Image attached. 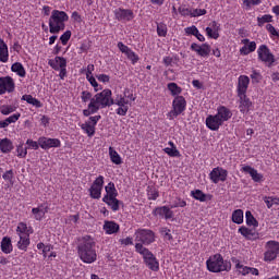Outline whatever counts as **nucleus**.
<instances>
[{
    "label": "nucleus",
    "instance_id": "obj_13",
    "mask_svg": "<svg viewBox=\"0 0 279 279\" xmlns=\"http://www.w3.org/2000/svg\"><path fill=\"white\" fill-rule=\"evenodd\" d=\"M14 78L11 76L0 77V95H5V93H14Z\"/></svg>",
    "mask_w": 279,
    "mask_h": 279
},
{
    "label": "nucleus",
    "instance_id": "obj_28",
    "mask_svg": "<svg viewBox=\"0 0 279 279\" xmlns=\"http://www.w3.org/2000/svg\"><path fill=\"white\" fill-rule=\"evenodd\" d=\"M44 205H40L39 207H34L32 209L33 215H35V219L36 221H43V218L45 217V215H47V213H49V207L46 206L44 209L43 208Z\"/></svg>",
    "mask_w": 279,
    "mask_h": 279
},
{
    "label": "nucleus",
    "instance_id": "obj_31",
    "mask_svg": "<svg viewBox=\"0 0 279 279\" xmlns=\"http://www.w3.org/2000/svg\"><path fill=\"white\" fill-rule=\"evenodd\" d=\"M9 58L8 44L3 39H0V62H8Z\"/></svg>",
    "mask_w": 279,
    "mask_h": 279
},
{
    "label": "nucleus",
    "instance_id": "obj_58",
    "mask_svg": "<svg viewBox=\"0 0 279 279\" xmlns=\"http://www.w3.org/2000/svg\"><path fill=\"white\" fill-rule=\"evenodd\" d=\"M19 119H21V113H14L11 117L7 118L5 120H7V123H9L10 125V123H16Z\"/></svg>",
    "mask_w": 279,
    "mask_h": 279
},
{
    "label": "nucleus",
    "instance_id": "obj_45",
    "mask_svg": "<svg viewBox=\"0 0 279 279\" xmlns=\"http://www.w3.org/2000/svg\"><path fill=\"white\" fill-rule=\"evenodd\" d=\"M191 195L198 202H206V194L202 190H194L191 192Z\"/></svg>",
    "mask_w": 279,
    "mask_h": 279
},
{
    "label": "nucleus",
    "instance_id": "obj_55",
    "mask_svg": "<svg viewBox=\"0 0 279 279\" xmlns=\"http://www.w3.org/2000/svg\"><path fill=\"white\" fill-rule=\"evenodd\" d=\"M60 40L62 45H68L69 40H71V31H66L63 35H61Z\"/></svg>",
    "mask_w": 279,
    "mask_h": 279
},
{
    "label": "nucleus",
    "instance_id": "obj_49",
    "mask_svg": "<svg viewBox=\"0 0 279 279\" xmlns=\"http://www.w3.org/2000/svg\"><path fill=\"white\" fill-rule=\"evenodd\" d=\"M86 78L88 80L89 84H92V86L94 87L95 92L97 93L98 90H101V88H99V83H97V80H95V76L86 75Z\"/></svg>",
    "mask_w": 279,
    "mask_h": 279
},
{
    "label": "nucleus",
    "instance_id": "obj_43",
    "mask_svg": "<svg viewBox=\"0 0 279 279\" xmlns=\"http://www.w3.org/2000/svg\"><path fill=\"white\" fill-rule=\"evenodd\" d=\"M245 217H246V225L253 226L254 228H258V220L254 218V215H252V211L247 210L245 213Z\"/></svg>",
    "mask_w": 279,
    "mask_h": 279
},
{
    "label": "nucleus",
    "instance_id": "obj_18",
    "mask_svg": "<svg viewBox=\"0 0 279 279\" xmlns=\"http://www.w3.org/2000/svg\"><path fill=\"white\" fill-rule=\"evenodd\" d=\"M216 116L222 123H226V121L232 119V111L226 106H220L217 109Z\"/></svg>",
    "mask_w": 279,
    "mask_h": 279
},
{
    "label": "nucleus",
    "instance_id": "obj_63",
    "mask_svg": "<svg viewBox=\"0 0 279 279\" xmlns=\"http://www.w3.org/2000/svg\"><path fill=\"white\" fill-rule=\"evenodd\" d=\"M121 245H134V240L130 236L120 240Z\"/></svg>",
    "mask_w": 279,
    "mask_h": 279
},
{
    "label": "nucleus",
    "instance_id": "obj_51",
    "mask_svg": "<svg viewBox=\"0 0 279 279\" xmlns=\"http://www.w3.org/2000/svg\"><path fill=\"white\" fill-rule=\"evenodd\" d=\"M81 99L83 104H86L87 101H90V99H93V94L88 90H83L81 94Z\"/></svg>",
    "mask_w": 279,
    "mask_h": 279
},
{
    "label": "nucleus",
    "instance_id": "obj_39",
    "mask_svg": "<svg viewBox=\"0 0 279 279\" xmlns=\"http://www.w3.org/2000/svg\"><path fill=\"white\" fill-rule=\"evenodd\" d=\"M168 90H170L173 97H180L182 93V87L178 86L175 83H169Z\"/></svg>",
    "mask_w": 279,
    "mask_h": 279
},
{
    "label": "nucleus",
    "instance_id": "obj_56",
    "mask_svg": "<svg viewBox=\"0 0 279 279\" xmlns=\"http://www.w3.org/2000/svg\"><path fill=\"white\" fill-rule=\"evenodd\" d=\"M26 145H28V149H38L40 147V144L34 140H27Z\"/></svg>",
    "mask_w": 279,
    "mask_h": 279
},
{
    "label": "nucleus",
    "instance_id": "obj_57",
    "mask_svg": "<svg viewBox=\"0 0 279 279\" xmlns=\"http://www.w3.org/2000/svg\"><path fill=\"white\" fill-rule=\"evenodd\" d=\"M198 32L199 29L195 25L185 28V34L189 36H195Z\"/></svg>",
    "mask_w": 279,
    "mask_h": 279
},
{
    "label": "nucleus",
    "instance_id": "obj_36",
    "mask_svg": "<svg viewBox=\"0 0 279 279\" xmlns=\"http://www.w3.org/2000/svg\"><path fill=\"white\" fill-rule=\"evenodd\" d=\"M20 241L17 242L19 250H23L27 252V247H29V235L20 234Z\"/></svg>",
    "mask_w": 279,
    "mask_h": 279
},
{
    "label": "nucleus",
    "instance_id": "obj_48",
    "mask_svg": "<svg viewBox=\"0 0 279 279\" xmlns=\"http://www.w3.org/2000/svg\"><path fill=\"white\" fill-rule=\"evenodd\" d=\"M23 143H20L16 147L17 158H25L27 156V147H23Z\"/></svg>",
    "mask_w": 279,
    "mask_h": 279
},
{
    "label": "nucleus",
    "instance_id": "obj_3",
    "mask_svg": "<svg viewBox=\"0 0 279 279\" xmlns=\"http://www.w3.org/2000/svg\"><path fill=\"white\" fill-rule=\"evenodd\" d=\"M69 21V15L64 11L53 10L49 19V32L50 34H60L64 32V23Z\"/></svg>",
    "mask_w": 279,
    "mask_h": 279
},
{
    "label": "nucleus",
    "instance_id": "obj_21",
    "mask_svg": "<svg viewBox=\"0 0 279 279\" xmlns=\"http://www.w3.org/2000/svg\"><path fill=\"white\" fill-rule=\"evenodd\" d=\"M250 86V77L241 75L238 80V95H245Z\"/></svg>",
    "mask_w": 279,
    "mask_h": 279
},
{
    "label": "nucleus",
    "instance_id": "obj_25",
    "mask_svg": "<svg viewBox=\"0 0 279 279\" xmlns=\"http://www.w3.org/2000/svg\"><path fill=\"white\" fill-rule=\"evenodd\" d=\"M240 97V112L245 114L246 112H250V108H252V102L250 98H247V95H239Z\"/></svg>",
    "mask_w": 279,
    "mask_h": 279
},
{
    "label": "nucleus",
    "instance_id": "obj_26",
    "mask_svg": "<svg viewBox=\"0 0 279 279\" xmlns=\"http://www.w3.org/2000/svg\"><path fill=\"white\" fill-rule=\"evenodd\" d=\"M155 215L163 217L165 219H173V210L167 206L155 208Z\"/></svg>",
    "mask_w": 279,
    "mask_h": 279
},
{
    "label": "nucleus",
    "instance_id": "obj_22",
    "mask_svg": "<svg viewBox=\"0 0 279 279\" xmlns=\"http://www.w3.org/2000/svg\"><path fill=\"white\" fill-rule=\"evenodd\" d=\"M241 171L248 173L254 182L263 181V174L258 173V170L252 168V166H244Z\"/></svg>",
    "mask_w": 279,
    "mask_h": 279
},
{
    "label": "nucleus",
    "instance_id": "obj_34",
    "mask_svg": "<svg viewBox=\"0 0 279 279\" xmlns=\"http://www.w3.org/2000/svg\"><path fill=\"white\" fill-rule=\"evenodd\" d=\"M22 100L27 101L31 106H35V108H43V102L32 95H23Z\"/></svg>",
    "mask_w": 279,
    "mask_h": 279
},
{
    "label": "nucleus",
    "instance_id": "obj_11",
    "mask_svg": "<svg viewBox=\"0 0 279 279\" xmlns=\"http://www.w3.org/2000/svg\"><path fill=\"white\" fill-rule=\"evenodd\" d=\"M257 56L258 60H260V62H265L266 64H274V62H276V57H274V53H271V50H269L267 45L259 46L257 49Z\"/></svg>",
    "mask_w": 279,
    "mask_h": 279
},
{
    "label": "nucleus",
    "instance_id": "obj_61",
    "mask_svg": "<svg viewBox=\"0 0 279 279\" xmlns=\"http://www.w3.org/2000/svg\"><path fill=\"white\" fill-rule=\"evenodd\" d=\"M98 82H102L104 84L110 82V76L108 74L97 75Z\"/></svg>",
    "mask_w": 279,
    "mask_h": 279
},
{
    "label": "nucleus",
    "instance_id": "obj_1",
    "mask_svg": "<svg viewBox=\"0 0 279 279\" xmlns=\"http://www.w3.org/2000/svg\"><path fill=\"white\" fill-rule=\"evenodd\" d=\"M110 106H112V90L104 89L90 99L87 109L83 110V114L90 117V114H95L104 108H110Z\"/></svg>",
    "mask_w": 279,
    "mask_h": 279
},
{
    "label": "nucleus",
    "instance_id": "obj_41",
    "mask_svg": "<svg viewBox=\"0 0 279 279\" xmlns=\"http://www.w3.org/2000/svg\"><path fill=\"white\" fill-rule=\"evenodd\" d=\"M81 129L84 130L87 136H95V125H92L90 122H85L81 125Z\"/></svg>",
    "mask_w": 279,
    "mask_h": 279
},
{
    "label": "nucleus",
    "instance_id": "obj_64",
    "mask_svg": "<svg viewBox=\"0 0 279 279\" xmlns=\"http://www.w3.org/2000/svg\"><path fill=\"white\" fill-rule=\"evenodd\" d=\"M101 120V116H94V117H89V123H92V125H94V128L97 125V122Z\"/></svg>",
    "mask_w": 279,
    "mask_h": 279
},
{
    "label": "nucleus",
    "instance_id": "obj_19",
    "mask_svg": "<svg viewBox=\"0 0 279 279\" xmlns=\"http://www.w3.org/2000/svg\"><path fill=\"white\" fill-rule=\"evenodd\" d=\"M206 125L209 130H211L213 132H217V130H219V128L221 125H223V123L221 122V120L215 114V116H208L206 118Z\"/></svg>",
    "mask_w": 279,
    "mask_h": 279
},
{
    "label": "nucleus",
    "instance_id": "obj_35",
    "mask_svg": "<svg viewBox=\"0 0 279 279\" xmlns=\"http://www.w3.org/2000/svg\"><path fill=\"white\" fill-rule=\"evenodd\" d=\"M109 156H110V160H111V162H113V165H122L123 163L121 156L119 155V153H117V150H114V148L112 146L109 147Z\"/></svg>",
    "mask_w": 279,
    "mask_h": 279
},
{
    "label": "nucleus",
    "instance_id": "obj_59",
    "mask_svg": "<svg viewBox=\"0 0 279 279\" xmlns=\"http://www.w3.org/2000/svg\"><path fill=\"white\" fill-rule=\"evenodd\" d=\"M186 206V201L178 198V202L171 206V208H184Z\"/></svg>",
    "mask_w": 279,
    "mask_h": 279
},
{
    "label": "nucleus",
    "instance_id": "obj_12",
    "mask_svg": "<svg viewBox=\"0 0 279 279\" xmlns=\"http://www.w3.org/2000/svg\"><path fill=\"white\" fill-rule=\"evenodd\" d=\"M209 179L214 184H219V182H226L228 180V170L217 167L209 173Z\"/></svg>",
    "mask_w": 279,
    "mask_h": 279
},
{
    "label": "nucleus",
    "instance_id": "obj_9",
    "mask_svg": "<svg viewBox=\"0 0 279 279\" xmlns=\"http://www.w3.org/2000/svg\"><path fill=\"white\" fill-rule=\"evenodd\" d=\"M186 110V98L184 96H177L172 101V110L169 112L170 117H180Z\"/></svg>",
    "mask_w": 279,
    "mask_h": 279
},
{
    "label": "nucleus",
    "instance_id": "obj_32",
    "mask_svg": "<svg viewBox=\"0 0 279 279\" xmlns=\"http://www.w3.org/2000/svg\"><path fill=\"white\" fill-rule=\"evenodd\" d=\"M16 232L19 233V235H29L34 234V229L32 227H27V223L25 222H19Z\"/></svg>",
    "mask_w": 279,
    "mask_h": 279
},
{
    "label": "nucleus",
    "instance_id": "obj_50",
    "mask_svg": "<svg viewBox=\"0 0 279 279\" xmlns=\"http://www.w3.org/2000/svg\"><path fill=\"white\" fill-rule=\"evenodd\" d=\"M160 232L167 241H173V235H171V229L161 228Z\"/></svg>",
    "mask_w": 279,
    "mask_h": 279
},
{
    "label": "nucleus",
    "instance_id": "obj_23",
    "mask_svg": "<svg viewBox=\"0 0 279 279\" xmlns=\"http://www.w3.org/2000/svg\"><path fill=\"white\" fill-rule=\"evenodd\" d=\"M240 234H242V236L246 238L247 241H256V239H258V232H256V230L254 229H248L247 227H241L239 229Z\"/></svg>",
    "mask_w": 279,
    "mask_h": 279
},
{
    "label": "nucleus",
    "instance_id": "obj_60",
    "mask_svg": "<svg viewBox=\"0 0 279 279\" xmlns=\"http://www.w3.org/2000/svg\"><path fill=\"white\" fill-rule=\"evenodd\" d=\"M266 29L267 32H269V34H271V36H279V33L278 31H276V27H274V25L267 24Z\"/></svg>",
    "mask_w": 279,
    "mask_h": 279
},
{
    "label": "nucleus",
    "instance_id": "obj_24",
    "mask_svg": "<svg viewBox=\"0 0 279 279\" xmlns=\"http://www.w3.org/2000/svg\"><path fill=\"white\" fill-rule=\"evenodd\" d=\"M121 227H119V223L110 220H106L102 227V230H105L106 234H117Z\"/></svg>",
    "mask_w": 279,
    "mask_h": 279
},
{
    "label": "nucleus",
    "instance_id": "obj_38",
    "mask_svg": "<svg viewBox=\"0 0 279 279\" xmlns=\"http://www.w3.org/2000/svg\"><path fill=\"white\" fill-rule=\"evenodd\" d=\"M169 145H171L172 148H165L163 151L165 154H168V156H170V158H180V150H178V148H175V145L173 144V142H169Z\"/></svg>",
    "mask_w": 279,
    "mask_h": 279
},
{
    "label": "nucleus",
    "instance_id": "obj_4",
    "mask_svg": "<svg viewBox=\"0 0 279 279\" xmlns=\"http://www.w3.org/2000/svg\"><path fill=\"white\" fill-rule=\"evenodd\" d=\"M208 271L213 274H220V271H230L232 269V263L223 260L221 254H216L206 262Z\"/></svg>",
    "mask_w": 279,
    "mask_h": 279
},
{
    "label": "nucleus",
    "instance_id": "obj_8",
    "mask_svg": "<svg viewBox=\"0 0 279 279\" xmlns=\"http://www.w3.org/2000/svg\"><path fill=\"white\" fill-rule=\"evenodd\" d=\"M265 247H266V252L264 253L265 263H271V260H276L279 255V242L268 241Z\"/></svg>",
    "mask_w": 279,
    "mask_h": 279
},
{
    "label": "nucleus",
    "instance_id": "obj_10",
    "mask_svg": "<svg viewBox=\"0 0 279 279\" xmlns=\"http://www.w3.org/2000/svg\"><path fill=\"white\" fill-rule=\"evenodd\" d=\"M101 191H104V175H99L93 182L89 187V197H92V199H101Z\"/></svg>",
    "mask_w": 279,
    "mask_h": 279
},
{
    "label": "nucleus",
    "instance_id": "obj_7",
    "mask_svg": "<svg viewBox=\"0 0 279 279\" xmlns=\"http://www.w3.org/2000/svg\"><path fill=\"white\" fill-rule=\"evenodd\" d=\"M128 93H130V89H125L124 95H117L116 98H112V106H119L116 110L119 117H125V114H128V110H130V107L128 106V104H130Z\"/></svg>",
    "mask_w": 279,
    "mask_h": 279
},
{
    "label": "nucleus",
    "instance_id": "obj_29",
    "mask_svg": "<svg viewBox=\"0 0 279 279\" xmlns=\"http://www.w3.org/2000/svg\"><path fill=\"white\" fill-rule=\"evenodd\" d=\"M12 239H10V236L2 238L1 251L3 252V254H12Z\"/></svg>",
    "mask_w": 279,
    "mask_h": 279
},
{
    "label": "nucleus",
    "instance_id": "obj_46",
    "mask_svg": "<svg viewBox=\"0 0 279 279\" xmlns=\"http://www.w3.org/2000/svg\"><path fill=\"white\" fill-rule=\"evenodd\" d=\"M167 24L165 23H157V34L161 38H165L167 36Z\"/></svg>",
    "mask_w": 279,
    "mask_h": 279
},
{
    "label": "nucleus",
    "instance_id": "obj_52",
    "mask_svg": "<svg viewBox=\"0 0 279 279\" xmlns=\"http://www.w3.org/2000/svg\"><path fill=\"white\" fill-rule=\"evenodd\" d=\"M178 12L179 14H181V16H191L192 9L183 5V7H179Z\"/></svg>",
    "mask_w": 279,
    "mask_h": 279
},
{
    "label": "nucleus",
    "instance_id": "obj_2",
    "mask_svg": "<svg viewBox=\"0 0 279 279\" xmlns=\"http://www.w3.org/2000/svg\"><path fill=\"white\" fill-rule=\"evenodd\" d=\"M77 252L83 263H95L97 260V251L95 250V240L90 235H84L80 240Z\"/></svg>",
    "mask_w": 279,
    "mask_h": 279
},
{
    "label": "nucleus",
    "instance_id": "obj_40",
    "mask_svg": "<svg viewBox=\"0 0 279 279\" xmlns=\"http://www.w3.org/2000/svg\"><path fill=\"white\" fill-rule=\"evenodd\" d=\"M102 202L107 204V206H109L111 210H113V213H117V210H119V206L121 204V201H119L117 197L108 201H102Z\"/></svg>",
    "mask_w": 279,
    "mask_h": 279
},
{
    "label": "nucleus",
    "instance_id": "obj_37",
    "mask_svg": "<svg viewBox=\"0 0 279 279\" xmlns=\"http://www.w3.org/2000/svg\"><path fill=\"white\" fill-rule=\"evenodd\" d=\"M48 64H50L54 70L58 69V66L66 69V59H64V57H56L54 61L50 60ZM56 64H58V66H56Z\"/></svg>",
    "mask_w": 279,
    "mask_h": 279
},
{
    "label": "nucleus",
    "instance_id": "obj_16",
    "mask_svg": "<svg viewBox=\"0 0 279 279\" xmlns=\"http://www.w3.org/2000/svg\"><path fill=\"white\" fill-rule=\"evenodd\" d=\"M38 143L41 149H51V147H60L61 145L60 140L45 136L39 137Z\"/></svg>",
    "mask_w": 279,
    "mask_h": 279
},
{
    "label": "nucleus",
    "instance_id": "obj_6",
    "mask_svg": "<svg viewBox=\"0 0 279 279\" xmlns=\"http://www.w3.org/2000/svg\"><path fill=\"white\" fill-rule=\"evenodd\" d=\"M134 236L135 245H151L156 241V233L150 229H137Z\"/></svg>",
    "mask_w": 279,
    "mask_h": 279
},
{
    "label": "nucleus",
    "instance_id": "obj_42",
    "mask_svg": "<svg viewBox=\"0 0 279 279\" xmlns=\"http://www.w3.org/2000/svg\"><path fill=\"white\" fill-rule=\"evenodd\" d=\"M232 221H233V223H238V225L243 223V211H242V209H235L232 213Z\"/></svg>",
    "mask_w": 279,
    "mask_h": 279
},
{
    "label": "nucleus",
    "instance_id": "obj_33",
    "mask_svg": "<svg viewBox=\"0 0 279 279\" xmlns=\"http://www.w3.org/2000/svg\"><path fill=\"white\" fill-rule=\"evenodd\" d=\"M11 71L13 73H16L20 77H25V75H27L25 68L23 66V63H21V62L13 63L11 66Z\"/></svg>",
    "mask_w": 279,
    "mask_h": 279
},
{
    "label": "nucleus",
    "instance_id": "obj_17",
    "mask_svg": "<svg viewBox=\"0 0 279 279\" xmlns=\"http://www.w3.org/2000/svg\"><path fill=\"white\" fill-rule=\"evenodd\" d=\"M191 50L195 51L197 56H201V58H208L210 56V45L203 44L202 46L197 45L196 43H193L191 45Z\"/></svg>",
    "mask_w": 279,
    "mask_h": 279
},
{
    "label": "nucleus",
    "instance_id": "obj_27",
    "mask_svg": "<svg viewBox=\"0 0 279 279\" xmlns=\"http://www.w3.org/2000/svg\"><path fill=\"white\" fill-rule=\"evenodd\" d=\"M12 149H14V144L12 143V140H10L8 137L1 140L0 150L2 151V154H10V151H12Z\"/></svg>",
    "mask_w": 279,
    "mask_h": 279
},
{
    "label": "nucleus",
    "instance_id": "obj_54",
    "mask_svg": "<svg viewBox=\"0 0 279 279\" xmlns=\"http://www.w3.org/2000/svg\"><path fill=\"white\" fill-rule=\"evenodd\" d=\"M159 195L160 194L158 193V190H156L155 187H151L148 191V199L156 201V199H158Z\"/></svg>",
    "mask_w": 279,
    "mask_h": 279
},
{
    "label": "nucleus",
    "instance_id": "obj_20",
    "mask_svg": "<svg viewBox=\"0 0 279 279\" xmlns=\"http://www.w3.org/2000/svg\"><path fill=\"white\" fill-rule=\"evenodd\" d=\"M105 191L107 194L102 197V202H108V199H114L119 196V192L117 191L113 182H109L105 187Z\"/></svg>",
    "mask_w": 279,
    "mask_h": 279
},
{
    "label": "nucleus",
    "instance_id": "obj_15",
    "mask_svg": "<svg viewBox=\"0 0 279 279\" xmlns=\"http://www.w3.org/2000/svg\"><path fill=\"white\" fill-rule=\"evenodd\" d=\"M118 49L122 53H124L129 60H131L132 64H136V62H138L140 60L138 54H136V52H133V50L130 49V47H128L122 41L118 43Z\"/></svg>",
    "mask_w": 279,
    "mask_h": 279
},
{
    "label": "nucleus",
    "instance_id": "obj_44",
    "mask_svg": "<svg viewBox=\"0 0 279 279\" xmlns=\"http://www.w3.org/2000/svg\"><path fill=\"white\" fill-rule=\"evenodd\" d=\"M265 23H274V16L269 14H265L262 17H257L258 27H263Z\"/></svg>",
    "mask_w": 279,
    "mask_h": 279
},
{
    "label": "nucleus",
    "instance_id": "obj_5",
    "mask_svg": "<svg viewBox=\"0 0 279 279\" xmlns=\"http://www.w3.org/2000/svg\"><path fill=\"white\" fill-rule=\"evenodd\" d=\"M135 252L141 254L144 258V263L150 271H159L160 270V263L156 258V255L149 251V248L144 247L143 244H135Z\"/></svg>",
    "mask_w": 279,
    "mask_h": 279
},
{
    "label": "nucleus",
    "instance_id": "obj_47",
    "mask_svg": "<svg viewBox=\"0 0 279 279\" xmlns=\"http://www.w3.org/2000/svg\"><path fill=\"white\" fill-rule=\"evenodd\" d=\"M15 111H16V107H13V106L3 105L0 108L1 114H4V116L12 114V112H15Z\"/></svg>",
    "mask_w": 279,
    "mask_h": 279
},
{
    "label": "nucleus",
    "instance_id": "obj_62",
    "mask_svg": "<svg viewBox=\"0 0 279 279\" xmlns=\"http://www.w3.org/2000/svg\"><path fill=\"white\" fill-rule=\"evenodd\" d=\"M260 0H244V5L246 8H252V5H259Z\"/></svg>",
    "mask_w": 279,
    "mask_h": 279
},
{
    "label": "nucleus",
    "instance_id": "obj_53",
    "mask_svg": "<svg viewBox=\"0 0 279 279\" xmlns=\"http://www.w3.org/2000/svg\"><path fill=\"white\" fill-rule=\"evenodd\" d=\"M206 9H192L191 16L196 17V16H204L206 14Z\"/></svg>",
    "mask_w": 279,
    "mask_h": 279
},
{
    "label": "nucleus",
    "instance_id": "obj_14",
    "mask_svg": "<svg viewBox=\"0 0 279 279\" xmlns=\"http://www.w3.org/2000/svg\"><path fill=\"white\" fill-rule=\"evenodd\" d=\"M114 16L117 19V21H121V22H129L132 21V19H134V11L130 10V9H117L114 11Z\"/></svg>",
    "mask_w": 279,
    "mask_h": 279
},
{
    "label": "nucleus",
    "instance_id": "obj_30",
    "mask_svg": "<svg viewBox=\"0 0 279 279\" xmlns=\"http://www.w3.org/2000/svg\"><path fill=\"white\" fill-rule=\"evenodd\" d=\"M210 27L206 28V34L209 38H214V40H217V38H219V32H217V29H219V26H217V22H211Z\"/></svg>",
    "mask_w": 279,
    "mask_h": 279
}]
</instances>
